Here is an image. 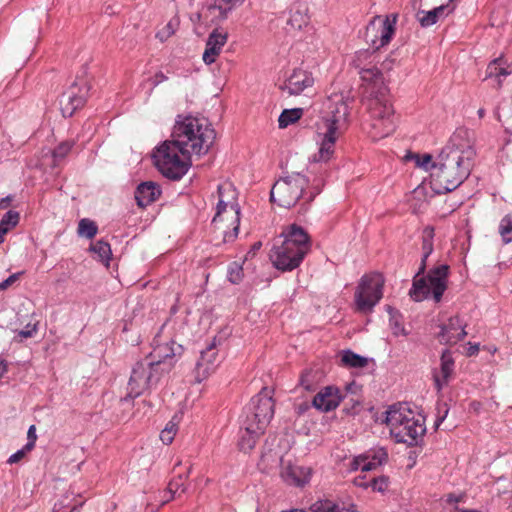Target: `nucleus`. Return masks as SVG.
<instances>
[{
    "label": "nucleus",
    "mask_w": 512,
    "mask_h": 512,
    "mask_svg": "<svg viewBox=\"0 0 512 512\" xmlns=\"http://www.w3.org/2000/svg\"><path fill=\"white\" fill-rule=\"evenodd\" d=\"M371 57L372 54L368 50L358 51L353 65L360 69L362 103L370 116L368 133L374 141H377L394 132L396 121L389 90L384 83L381 71L374 66L368 68L363 66Z\"/></svg>",
    "instance_id": "1"
},
{
    "label": "nucleus",
    "mask_w": 512,
    "mask_h": 512,
    "mask_svg": "<svg viewBox=\"0 0 512 512\" xmlns=\"http://www.w3.org/2000/svg\"><path fill=\"white\" fill-rule=\"evenodd\" d=\"M161 327L152 341V351L132 368L128 382V396L135 398L157 386L161 378L174 366V359L183 353V347Z\"/></svg>",
    "instance_id": "2"
},
{
    "label": "nucleus",
    "mask_w": 512,
    "mask_h": 512,
    "mask_svg": "<svg viewBox=\"0 0 512 512\" xmlns=\"http://www.w3.org/2000/svg\"><path fill=\"white\" fill-rule=\"evenodd\" d=\"M475 150L458 136L451 138L431 166L430 186L437 194L456 189L470 174Z\"/></svg>",
    "instance_id": "3"
},
{
    "label": "nucleus",
    "mask_w": 512,
    "mask_h": 512,
    "mask_svg": "<svg viewBox=\"0 0 512 512\" xmlns=\"http://www.w3.org/2000/svg\"><path fill=\"white\" fill-rule=\"evenodd\" d=\"M349 109L342 95L327 98L315 123L318 151L313 154V162H327L335 153L336 141L346 129Z\"/></svg>",
    "instance_id": "4"
},
{
    "label": "nucleus",
    "mask_w": 512,
    "mask_h": 512,
    "mask_svg": "<svg viewBox=\"0 0 512 512\" xmlns=\"http://www.w3.org/2000/svg\"><path fill=\"white\" fill-rule=\"evenodd\" d=\"M422 261L417 275L414 277L412 288L409 295L414 301L420 302L432 295L435 302H440L443 293L447 289L449 266L441 264L434 267L428 273L427 277L418 276L422 274L426 267V260L433 251V229L426 228L422 240Z\"/></svg>",
    "instance_id": "5"
},
{
    "label": "nucleus",
    "mask_w": 512,
    "mask_h": 512,
    "mask_svg": "<svg viewBox=\"0 0 512 512\" xmlns=\"http://www.w3.org/2000/svg\"><path fill=\"white\" fill-rule=\"evenodd\" d=\"M171 138L191 154H206L214 143L216 133L205 117L179 115L172 129Z\"/></svg>",
    "instance_id": "6"
},
{
    "label": "nucleus",
    "mask_w": 512,
    "mask_h": 512,
    "mask_svg": "<svg viewBox=\"0 0 512 512\" xmlns=\"http://www.w3.org/2000/svg\"><path fill=\"white\" fill-rule=\"evenodd\" d=\"M281 236L284 241L275 248L271 255L272 262L279 270L291 271L301 264L311 250V240L308 233L297 224L287 226Z\"/></svg>",
    "instance_id": "7"
},
{
    "label": "nucleus",
    "mask_w": 512,
    "mask_h": 512,
    "mask_svg": "<svg viewBox=\"0 0 512 512\" xmlns=\"http://www.w3.org/2000/svg\"><path fill=\"white\" fill-rule=\"evenodd\" d=\"M219 201L217 212L212 220L215 233L222 237V242L236 239L240 224V208L235 202V193L231 184L218 186Z\"/></svg>",
    "instance_id": "8"
},
{
    "label": "nucleus",
    "mask_w": 512,
    "mask_h": 512,
    "mask_svg": "<svg viewBox=\"0 0 512 512\" xmlns=\"http://www.w3.org/2000/svg\"><path fill=\"white\" fill-rule=\"evenodd\" d=\"M385 423L398 443L415 445L425 433L424 421L404 404L393 405L386 412Z\"/></svg>",
    "instance_id": "9"
},
{
    "label": "nucleus",
    "mask_w": 512,
    "mask_h": 512,
    "mask_svg": "<svg viewBox=\"0 0 512 512\" xmlns=\"http://www.w3.org/2000/svg\"><path fill=\"white\" fill-rule=\"evenodd\" d=\"M191 153L171 138L164 141L153 152L154 164L159 172L171 180L181 179L191 166Z\"/></svg>",
    "instance_id": "10"
},
{
    "label": "nucleus",
    "mask_w": 512,
    "mask_h": 512,
    "mask_svg": "<svg viewBox=\"0 0 512 512\" xmlns=\"http://www.w3.org/2000/svg\"><path fill=\"white\" fill-rule=\"evenodd\" d=\"M309 180L300 173H292L278 179L270 192L273 203L283 208H291L297 204L307 188Z\"/></svg>",
    "instance_id": "11"
},
{
    "label": "nucleus",
    "mask_w": 512,
    "mask_h": 512,
    "mask_svg": "<svg viewBox=\"0 0 512 512\" xmlns=\"http://www.w3.org/2000/svg\"><path fill=\"white\" fill-rule=\"evenodd\" d=\"M273 415L274 402L272 396L269 395L267 388H263L258 395L251 399L246 408L243 422L252 426L255 429L254 432L264 433Z\"/></svg>",
    "instance_id": "12"
},
{
    "label": "nucleus",
    "mask_w": 512,
    "mask_h": 512,
    "mask_svg": "<svg viewBox=\"0 0 512 512\" xmlns=\"http://www.w3.org/2000/svg\"><path fill=\"white\" fill-rule=\"evenodd\" d=\"M384 279L379 273L364 275L355 292V304L359 312H371L383 296Z\"/></svg>",
    "instance_id": "13"
},
{
    "label": "nucleus",
    "mask_w": 512,
    "mask_h": 512,
    "mask_svg": "<svg viewBox=\"0 0 512 512\" xmlns=\"http://www.w3.org/2000/svg\"><path fill=\"white\" fill-rule=\"evenodd\" d=\"M395 22V16L392 19L389 16L374 17L366 27V43L375 51L387 45L394 34Z\"/></svg>",
    "instance_id": "14"
},
{
    "label": "nucleus",
    "mask_w": 512,
    "mask_h": 512,
    "mask_svg": "<svg viewBox=\"0 0 512 512\" xmlns=\"http://www.w3.org/2000/svg\"><path fill=\"white\" fill-rule=\"evenodd\" d=\"M220 364L216 340L214 339L204 350L200 352V357L196 362L194 369L195 380L198 383L206 380L212 375Z\"/></svg>",
    "instance_id": "15"
},
{
    "label": "nucleus",
    "mask_w": 512,
    "mask_h": 512,
    "mask_svg": "<svg viewBox=\"0 0 512 512\" xmlns=\"http://www.w3.org/2000/svg\"><path fill=\"white\" fill-rule=\"evenodd\" d=\"M89 87L85 81L81 86L73 85L60 98V108L64 117H71L86 101Z\"/></svg>",
    "instance_id": "16"
},
{
    "label": "nucleus",
    "mask_w": 512,
    "mask_h": 512,
    "mask_svg": "<svg viewBox=\"0 0 512 512\" xmlns=\"http://www.w3.org/2000/svg\"><path fill=\"white\" fill-rule=\"evenodd\" d=\"M313 82V77L309 72L302 69H296L287 78L284 84L280 86V89L289 96L299 95L306 88L311 87Z\"/></svg>",
    "instance_id": "17"
},
{
    "label": "nucleus",
    "mask_w": 512,
    "mask_h": 512,
    "mask_svg": "<svg viewBox=\"0 0 512 512\" xmlns=\"http://www.w3.org/2000/svg\"><path fill=\"white\" fill-rule=\"evenodd\" d=\"M464 324L458 316L450 317L448 322L441 326L438 334L439 342L442 344L454 345L466 336Z\"/></svg>",
    "instance_id": "18"
},
{
    "label": "nucleus",
    "mask_w": 512,
    "mask_h": 512,
    "mask_svg": "<svg viewBox=\"0 0 512 512\" xmlns=\"http://www.w3.org/2000/svg\"><path fill=\"white\" fill-rule=\"evenodd\" d=\"M342 396L340 390L335 386H326L322 388L313 398V406L322 412H328L336 409Z\"/></svg>",
    "instance_id": "19"
},
{
    "label": "nucleus",
    "mask_w": 512,
    "mask_h": 512,
    "mask_svg": "<svg viewBox=\"0 0 512 512\" xmlns=\"http://www.w3.org/2000/svg\"><path fill=\"white\" fill-rule=\"evenodd\" d=\"M228 38L227 32L219 29L213 30L208 36L206 49L203 53V61L210 65L215 62Z\"/></svg>",
    "instance_id": "20"
},
{
    "label": "nucleus",
    "mask_w": 512,
    "mask_h": 512,
    "mask_svg": "<svg viewBox=\"0 0 512 512\" xmlns=\"http://www.w3.org/2000/svg\"><path fill=\"white\" fill-rule=\"evenodd\" d=\"M281 477L290 485L303 486L310 480L311 469L288 463L282 466Z\"/></svg>",
    "instance_id": "21"
},
{
    "label": "nucleus",
    "mask_w": 512,
    "mask_h": 512,
    "mask_svg": "<svg viewBox=\"0 0 512 512\" xmlns=\"http://www.w3.org/2000/svg\"><path fill=\"white\" fill-rule=\"evenodd\" d=\"M387 456L384 449L369 452L355 458L353 462L354 468L360 469L361 471H371L384 463L387 460Z\"/></svg>",
    "instance_id": "22"
},
{
    "label": "nucleus",
    "mask_w": 512,
    "mask_h": 512,
    "mask_svg": "<svg viewBox=\"0 0 512 512\" xmlns=\"http://www.w3.org/2000/svg\"><path fill=\"white\" fill-rule=\"evenodd\" d=\"M161 194L160 187L152 181L143 182L135 191V199L139 207H146L158 199Z\"/></svg>",
    "instance_id": "23"
},
{
    "label": "nucleus",
    "mask_w": 512,
    "mask_h": 512,
    "mask_svg": "<svg viewBox=\"0 0 512 512\" xmlns=\"http://www.w3.org/2000/svg\"><path fill=\"white\" fill-rule=\"evenodd\" d=\"M454 370V359L449 350H444L441 355L440 372H435L434 382L438 390H441L445 386Z\"/></svg>",
    "instance_id": "24"
},
{
    "label": "nucleus",
    "mask_w": 512,
    "mask_h": 512,
    "mask_svg": "<svg viewBox=\"0 0 512 512\" xmlns=\"http://www.w3.org/2000/svg\"><path fill=\"white\" fill-rule=\"evenodd\" d=\"M512 73L510 65L504 60L503 57H498L492 60L486 70V78H496L498 86L501 85V77H507Z\"/></svg>",
    "instance_id": "25"
},
{
    "label": "nucleus",
    "mask_w": 512,
    "mask_h": 512,
    "mask_svg": "<svg viewBox=\"0 0 512 512\" xmlns=\"http://www.w3.org/2000/svg\"><path fill=\"white\" fill-rule=\"evenodd\" d=\"M454 10V6H451L450 3L445 5H440L430 11L421 12L422 16L419 17V21L423 27H428L437 22L440 17L448 15Z\"/></svg>",
    "instance_id": "26"
},
{
    "label": "nucleus",
    "mask_w": 512,
    "mask_h": 512,
    "mask_svg": "<svg viewBox=\"0 0 512 512\" xmlns=\"http://www.w3.org/2000/svg\"><path fill=\"white\" fill-rule=\"evenodd\" d=\"M254 430L255 429L252 426H249L247 423L243 422V430L241 432V437L238 444L240 450L248 452L255 447L258 438L263 433H256Z\"/></svg>",
    "instance_id": "27"
},
{
    "label": "nucleus",
    "mask_w": 512,
    "mask_h": 512,
    "mask_svg": "<svg viewBox=\"0 0 512 512\" xmlns=\"http://www.w3.org/2000/svg\"><path fill=\"white\" fill-rule=\"evenodd\" d=\"M308 8L305 5H298L291 11L288 24L297 30H301L309 23Z\"/></svg>",
    "instance_id": "28"
},
{
    "label": "nucleus",
    "mask_w": 512,
    "mask_h": 512,
    "mask_svg": "<svg viewBox=\"0 0 512 512\" xmlns=\"http://www.w3.org/2000/svg\"><path fill=\"white\" fill-rule=\"evenodd\" d=\"M19 213L13 210L8 211L0 221V244L4 242L5 235L19 222Z\"/></svg>",
    "instance_id": "29"
},
{
    "label": "nucleus",
    "mask_w": 512,
    "mask_h": 512,
    "mask_svg": "<svg viewBox=\"0 0 512 512\" xmlns=\"http://www.w3.org/2000/svg\"><path fill=\"white\" fill-rule=\"evenodd\" d=\"M190 469L191 468H189L185 474H179L169 482L167 490L165 491L166 494H170L169 499H173L175 494L178 492H186L187 486L185 482L189 477Z\"/></svg>",
    "instance_id": "30"
},
{
    "label": "nucleus",
    "mask_w": 512,
    "mask_h": 512,
    "mask_svg": "<svg viewBox=\"0 0 512 512\" xmlns=\"http://www.w3.org/2000/svg\"><path fill=\"white\" fill-rule=\"evenodd\" d=\"M83 503L84 501L75 499L72 492L71 495H66L62 500L58 501L54 506V510L56 512H72L77 507L82 506Z\"/></svg>",
    "instance_id": "31"
},
{
    "label": "nucleus",
    "mask_w": 512,
    "mask_h": 512,
    "mask_svg": "<svg viewBox=\"0 0 512 512\" xmlns=\"http://www.w3.org/2000/svg\"><path fill=\"white\" fill-rule=\"evenodd\" d=\"M341 362L343 365L352 368H362L368 363L365 357H362L350 350L343 352Z\"/></svg>",
    "instance_id": "32"
},
{
    "label": "nucleus",
    "mask_w": 512,
    "mask_h": 512,
    "mask_svg": "<svg viewBox=\"0 0 512 512\" xmlns=\"http://www.w3.org/2000/svg\"><path fill=\"white\" fill-rule=\"evenodd\" d=\"M218 3L211 6V9L219 11V15L222 19H226L228 14L237 6L244 3L245 0H217Z\"/></svg>",
    "instance_id": "33"
},
{
    "label": "nucleus",
    "mask_w": 512,
    "mask_h": 512,
    "mask_svg": "<svg viewBox=\"0 0 512 512\" xmlns=\"http://www.w3.org/2000/svg\"><path fill=\"white\" fill-rule=\"evenodd\" d=\"M303 110L301 108L284 110L278 119L279 127L286 128L301 118Z\"/></svg>",
    "instance_id": "34"
},
{
    "label": "nucleus",
    "mask_w": 512,
    "mask_h": 512,
    "mask_svg": "<svg viewBox=\"0 0 512 512\" xmlns=\"http://www.w3.org/2000/svg\"><path fill=\"white\" fill-rule=\"evenodd\" d=\"M98 228L96 224L89 219H81L78 224V234L80 236L92 239L97 234Z\"/></svg>",
    "instance_id": "35"
},
{
    "label": "nucleus",
    "mask_w": 512,
    "mask_h": 512,
    "mask_svg": "<svg viewBox=\"0 0 512 512\" xmlns=\"http://www.w3.org/2000/svg\"><path fill=\"white\" fill-rule=\"evenodd\" d=\"M499 233L503 242L508 244L512 241V215H506L500 222Z\"/></svg>",
    "instance_id": "36"
},
{
    "label": "nucleus",
    "mask_w": 512,
    "mask_h": 512,
    "mask_svg": "<svg viewBox=\"0 0 512 512\" xmlns=\"http://www.w3.org/2000/svg\"><path fill=\"white\" fill-rule=\"evenodd\" d=\"M178 26L179 19L177 17H173L161 30L157 32L156 37L163 42L175 33Z\"/></svg>",
    "instance_id": "37"
},
{
    "label": "nucleus",
    "mask_w": 512,
    "mask_h": 512,
    "mask_svg": "<svg viewBox=\"0 0 512 512\" xmlns=\"http://www.w3.org/2000/svg\"><path fill=\"white\" fill-rule=\"evenodd\" d=\"M91 251L98 255L100 261L108 262L111 256V248L107 242L97 241L91 246Z\"/></svg>",
    "instance_id": "38"
},
{
    "label": "nucleus",
    "mask_w": 512,
    "mask_h": 512,
    "mask_svg": "<svg viewBox=\"0 0 512 512\" xmlns=\"http://www.w3.org/2000/svg\"><path fill=\"white\" fill-rule=\"evenodd\" d=\"M311 512H340L337 505L329 500L317 501L310 507Z\"/></svg>",
    "instance_id": "39"
},
{
    "label": "nucleus",
    "mask_w": 512,
    "mask_h": 512,
    "mask_svg": "<svg viewBox=\"0 0 512 512\" xmlns=\"http://www.w3.org/2000/svg\"><path fill=\"white\" fill-rule=\"evenodd\" d=\"M228 279L231 283L237 284L239 283L243 278V268L242 265L233 262L228 267Z\"/></svg>",
    "instance_id": "40"
},
{
    "label": "nucleus",
    "mask_w": 512,
    "mask_h": 512,
    "mask_svg": "<svg viewBox=\"0 0 512 512\" xmlns=\"http://www.w3.org/2000/svg\"><path fill=\"white\" fill-rule=\"evenodd\" d=\"M176 432H177L176 423L170 421L160 433L161 441L166 445L172 443V441L176 435Z\"/></svg>",
    "instance_id": "41"
},
{
    "label": "nucleus",
    "mask_w": 512,
    "mask_h": 512,
    "mask_svg": "<svg viewBox=\"0 0 512 512\" xmlns=\"http://www.w3.org/2000/svg\"><path fill=\"white\" fill-rule=\"evenodd\" d=\"M315 376L311 370H306L300 377V385L307 391L314 390Z\"/></svg>",
    "instance_id": "42"
},
{
    "label": "nucleus",
    "mask_w": 512,
    "mask_h": 512,
    "mask_svg": "<svg viewBox=\"0 0 512 512\" xmlns=\"http://www.w3.org/2000/svg\"><path fill=\"white\" fill-rule=\"evenodd\" d=\"M73 147V142L65 141L60 143L53 151L54 158H64Z\"/></svg>",
    "instance_id": "43"
},
{
    "label": "nucleus",
    "mask_w": 512,
    "mask_h": 512,
    "mask_svg": "<svg viewBox=\"0 0 512 512\" xmlns=\"http://www.w3.org/2000/svg\"><path fill=\"white\" fill-rule=\"evenodd\" d=\"M368 485L371 486L374 491L379 492L385 491L388 486L385 478H373Z\"/></svg>",
    "instance_id": "44"
},
{
    "label": "nucleus",
    "mask_w": 512,
    "mask_h": 512,
    "mask_svg": "<svg viewBox=\"0 0 512 512\" xmlns=\"http://www.w3.org/2000/svg\"><path fill=\"white\" fill-rule=\"evenodd\" d=\"M27 438H28V442L25 445V449H27V451H29L34 447L36 439H37L36 428L34 425H31L29 427L28 432H27Z\"/></svg>",
    "instance_id": "45"
},
{
    "label": "nucleus",
    "mask_w": 512,
    "mask_h": 512,
    "mask_svg": "<svg viewBox=\"0 0 512 512\" xmlns=\"http://www.w3.org/2000/svg\"><path fill=\"white\" fill-rule=\"evenodd\" d=\"M432 164V156L429 154H424L423 156L417 158V165L420 168L431 171Z\"/></svg>",
    "instance_id": "46"
},
{
    "label": "nucleus",
    "mask_w": 512,
    "mask_h": 512,
    "mask_svg": "<svg viewBox=\"0 0 512 512\" xmlns=\"http://www.w3.org/2000/svg\"><path fill=\"white\" fill-rule=\"evenodd\" d=\"M36 331H37V326H36V324H33V325H32V324H28V325L25 327V329L20 330V331L18 332V336H19L20 338H30V337H32V336H33V334H34V333H36Z\"/></svg>",
    "instance_id": "47"
},
{
    "label": "nucleus",
    "mask_w": 512,
    "mask_h": 512,
    "mask_svg": "<svg viewBox=\"0 0 512 512\" xmlns=\"http://www.w3.org/2000/svg\"><path fill=\"white\" fill-rule=\"evenodd\" d=\"M19 275V273L12 274L6 280L0 282V291L7 289L9 286L15 283L18 280Z\"/></svg>",
    "instance_id": "48"
},
{
    "label": "nucleus",
    "mask_w": 512,
    "mask_h": 512,
    "mask_svg": "<svg viewBox=\"0 0 512 512\" xmlns=\"http://www.w3.org/2000/svg\"><path fill=\"white\" fill-rule=\"evenodd\" d=\"M26 450L27 449H25V447H24L23 449L12 454L8 459V463L14 464V463H17L18 461H20L24 457Z\"/></svg>",
    "instance_id": "49"
},
{
    "label": "nucleus",
    "mask_w": 512,
    "mask_h": 512,
    "mask_svg": "<svg viewBox=\"0 0 512 512\" xmlns=\"http://www.w3.org/2000/svg\"><path fill=\"white\" fill-rule=\"evenodd\" d=\"M449 412V409L447 408L446 404L443 405V415L439 416L435 422V426L438 428L439 425L443 422V420L446 418L447 414Z\"/></svg>",
    "instance_id": "50"
},
{
    "label": "nucleus",
    "mask_w": 512,
    "mask_h": 512,
    "mask_svg": "<svg viewBox=\"0 0 512 512\" xmlns=\"http://www.w3.org/2000/svg\"><path fill=\"white\" fill-rule=\"evenodd\" d=\"M463 497H464L463 495L456 496L454 494H449L447 496V502L450 504L457 503V502L462 501Z\"/></svg>",
    "instance_id": "51"
},
{
    "label": "nucleus",
    "mask_w": 512,
    "mask_h": 512,
    "mask_svg": "<svg viewBox=\"0 0 512 512\" xmlns=\"http://www.w3.org/2000/svg\"><path fill=\"white\" fill-rule=\"evenodd\" d=\"M393 334L398 336V335H406V332H405V329L403 327H401L398 323H395L394 327H393Z\"/></svg>",
    "instance_id": "52"
},
{
    "label": "nucleus",
    "mask_w": 512,
    "mask_h": 512,
    "mask_svg": "<svg viewBox=\"0 0 512 512\" xmlns=\"http://www.w3.org/2000/svg\"><path fill=\"white\" fill-rule=\"evenodd\" d=\"M12 199L10 196L2 198L0 200V209H7L11 203Z\"/></svg>",
    "instance_id": "53"
},
{
    "label": "nucleus",
    "mask_w": 512,
    "mask_h": 512,
    "mask_svg": "<svg viewBox=\"0 0 512 512\" xmlns=\"http://www.w3.org/2000/svg\"><path fill=\"white\" fill-rule=\"evenodd\" d=\"M7 371V365L3 360H0V378L4 375V373Z\"/></svg>",
    "instance_id": "54"
},
{
    "label": "nucleus",
    "mask_w": 512,
    "mask_h": 512,
    "mask_svg": "<svg viewBox=\"0 0 512 512\" xmlns=\"http://www.w3.org/2000/svg\"><path fill=\"white\" fill-rule=\"evenodd\" d=\"M479 351V345H473L469 348V355L476 354Z\"/></svg>",
    "instance_id": "55"
},
{
    "label": "nucleus",
    "mask_w": 512,
    "mask_h": 512,
    "mask_svg": "<svg viewBox=\"0 0 512 512\" xmlns=\"http://www.w3.org/2000/svg\"><path fill=\"white\" fill-rule=\"evenodd\" d=\"M479 118H483L485 116V109L480 108L477 112Z\"/></svg>",
    "instance_id": "56"
},
{
    "label": "nucleus",
    "mask_w": 512,
    "mask_h": 512,
    "mask_svg": "<svg viewBox=\"0 0 512 512\" xmlns=\"http://www.w3.org/2000/svg\"><path fill=\"white\" fill-rule=\"evenodd\" d=\"M459 512H482L477 509H460Z\"/></svg>",
    "instance_id": "57"
},
{
    "label": "nucleus",
    "mask_w": 512,
    "mask_h": 512,
    "mask_svg": "<svg viewBox=\"0 0 512 512\" xmlns=\"http://www.w3.org/2000/svg\"><path fill=\"white\" fill-rule=\"evenodd\" d=\"M319 192H320L319 189H316L315 191L311 192L309 201H311L315 197V195L318 194Z\"/></svg>",
    "instance_id": "58"
},
{
    "label": "nucleus",
    "mask_w": 512,
    "mask_h": 512,
    "mask_svg": "<svg viewBox=\"0 0 512 512\" xmlns=\"http://www.w3.org/2000/svg\"><path fill=\"white\" fill-rule=\"evenodd\" d=\"M156 77L159 78V81L157 83H159L160 81H163L164 79H166V77L162 73H158L156 75Z\"/></svg>",
    "instance_id": "59"
},
{
    "label": "nucleus",
    "mask_w": 512,
    "mask_h": 512,
    "mask_svg": "<svg viewBox=\"0 0 512 512\" xmlns=\"http://www.w3.org/2000/svg\"><path fill=\"white\" fill-rule=\"evenodd\" d=\"M261 247V243L260 242H257L253 245V249L256 250V249H259Z\"/></svg>",
    "instance_id": "60"
},
{
    "label": "nucleus",
    "mask_w": 512,
    "mask_h": 512,
    "mask_svg": "<svg viewBox=\"0 0 512 512\" xmlns=\"http://www.w3.org/2000/svg\"><path fill=\"white\" fill-rule=\"evenodd\" d=\"M165 495H166V498H165V500L163 501V504H164V503H167V502H169V501L171 500V499H169V498H170V494H166V493H165Z\"/></svg>",
    "instance_id": "61"
},
{
    "label": "nucleus",
    "mask_w": 512,
    "mask_h": 512,
    "mask_svg": "<svg viewBox=\"0 0 512 512\" xmlns=\"http://www.w3.org/2000/svg\"><path fill=\"white\" fill-rule=\"evenodd\" d=\"M453 0H449V2H452Z\"/></svg>",
    "instance_id": "62"
}]
</instances>
